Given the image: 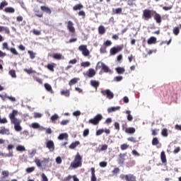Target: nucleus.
Listing matches in <instances>:
<instances>
[{"mask_svg": "<svg viewBox=\"0 0 181 181\" xmlns=\"http://www.w3.org/2000/svg\"><path fill=\"white\" fill-rule=\"evenodd\" d=\"M8 74L13 78H16V71L13 69H11L8 71Z\"/></svg>", "mask_w": 181, "mask_h": 181, "instance_id": "38", "label": "nucleus"}, {"mask_svg": "<svg viewBox=\"0 0 181 181\" xmlns=\"http://www.w3.org/2000/svg\"><path fill=\"white\" fill-rule=\"evenodd\" d=\"M0 98H1V100H3V101H5V100H6V98L8 100H10V101H12V103H15V101H16V98L12 96H8V94L5 93L4 95H1L0 94Z\"/></svg>", "mask_w": 181, "mask_h": 181, "instance_id": "14", "label": "nucleus"}, {"mask_svg": "<svg viewBox=\"0 0 181 181\" xmlns=\"http://www.w3.org/2000/svg\"><path fill=\"white\" fill-rule=\"evenodd\" d=\"M78 50L82 52L83 56L87 57L90 56V50L87 48L86 45H81L78 47Z\"/></svg>", "mask_w": 181, "mask_h": 181, "instance_id": "7", "label": "nucleus"}, {"mask_svg": "<svg viewBox=\"0 0 181 181\" xmlns=\"http://www.w3.org/2000/svg\"><path fill=\"white\" fill-rule=\"evenodd\" d=\"M13 148H15V146H13V144H9L7 146L8 153L6 155V156H8V158H12L13 156V151H12V149H13Z\"/></svg>", "mask_w": 181, "mask_h": 181, "instance_id": "16", "label": "nucleus"}, {"mask_svg": "<svg viewBox=\"0 0 181 181\" xmlns=\"http://www.w3.org/2000/svg\"><path fill=\"white\" fill-rule=\"evenodd\" d=\"M83 8H84V6H83V4H78L75 6H74L73 10L74 11H81V9H83Z\"/></svg>", "mask_w": 181, "mask_h": 181, "instance_id": "31", "label": "nucleus"}, {"mask_svg": "<svg viewBox=\"0 0 181 181\" xmlns=\"http://www.w3.org/2000/svg\"><path fill=\"white\" fill-rule=\"evenodd\" d=\"M173 33L174 35H175V36H177V35L180 33V30L178 28V27H175L173 30Z\"/></svg>", "mask_w": 181, "mask_h": 181, "instance_id": "48", "label": "nucleus"}, {"mask_svg": "<svg viewBox=\"0 0 181 181\" xmlns=\"http://www.w3.org/2000/svg\"><path fill=\"white\" fill-rule=\"evenodd\" d=\"M125 132L126 134H135L136 129L134 127H126Z\"/></svg>", "mask_w": 181, "mask_h": 181, "instance_id": "23", "label": "nucleus"}, {"mask_svg": "<svg viewBox=\"0 0 181 181\" xmlns=\"http://www.w3.org/2000/svg\"><path fill=\"white\" fill-rule=\"evenodd\" d=\"M78 81H80V78H74L69 81V86L76 84Z\"/></svg>", "mask_w": 181, "mask_h": 181, "instance_id": "28", "label": "nucleus"}, {"mask_svg": "<svg viewBox=\"0 0 181 181\" xmlns=\"http://www.w3.org/2000/svg\"><path fill=\"white\" fill-rule=\"evenodd\" d=\"M90 172H91L90 180L91 181H97V177H95V168H90Z\"/></svg>", "mask_w": 181, "mask_h": 181, "instance_id": "18", "label": "nucleus"}, {"mask_svg": "<svg viewBox=\"0 0 181 181\" xmlns=\"http://www.w3.org/2000/svg\"><path fill=\"white\" fill-rule=\"evenodd\" d=\"M102 70H103V71H104V73H110V71H111L110 68H108L107 66V65H105V64H103V66L102 68Z\"/></svg>", "mask_w": 181, "mask_h": 181, "instance_id": "40", "label": "nucleus"}, {"mask_svg": "<svg viewBox=\"0 0 181 181\" xmlns=\"http://www.w3.org/2000/svg\"><path fill=\"white\" fill-rule=\"evenodd\" d=\"M56 67V64L55 63H52V64H48L47 65V68L49 71H52V73L54 71V68Z\"/></svg>", "mask_w": 181, "mask_h": 181, "instance_id": "25", "label": "nucleus"}, {"mask_svg": "<svg viewBox=\"0 0 181 181\" xmlns=\"http://www.w3.org/2000/svg\"><path fill=\"white\" fill-rule=\"evenodd\" d=\"M111 45H112V42H111V40H106L104 43H103V46L108 47L110 46H111Z\"/></svg>", "mask_w": 181, "mask_h": 181, "instance_id": "57", "label": "nucleus"}, {"mask_svg": "<svg viewBox=\"0 0 181 181\" xmlns=\"http://www.w3.org/2000/svg\"><path fill=\"white\" fill-rule=\"evenodd\" d=\"M24 71H25V73H27L28 74H33L34 73H36V71L33 70L32 68L30 69H25Z\"/></svg>", "mask_w": 181, "mask_h": 181, "instance_id": "39", "label": "nucleus"}, {"mask_svg": "<svg viewBox=\"0 0 181 181\" xmlns=\"http://www.w3.org/2000/svg\"><path fill=\"white\" fill-rule=\"evenodd\" d=\"M100 52L102 54L107 53V47H105V45H103L100 49Z\"/></svg>", "mask_w": 181, "mask_h": 181, "instance_id": "58", "label": "nucleus"}, {"mask_svg": "<svg viewBox=\"0 0 181 181\" xmlns=\"http://www.w3.org/2000/svg\"><path fill=\"white\" fill-rule=\"evenodd\" d=\"M115 70L118 74H124L125 73V68L124 67L119 66Z\"/></svg>", "mask_w": 181, "mask_h": 181, "instance_id": "34", "label": "nucleus"}, {"mask_svg": "<svg viewBox=\"0 0 181 181\" xmlns=\"http://www.w3.org/2000/svg\"><path fill=\"white\" fill-rule=\"evenodd\" d=\"M161 135L166 138L168 135V129H166V128L163 129L161 131Z\"/></svg>", "mask_w": 181, "mask_h": 181, "instance_id": "46", "label": "nucleus"}, {"mask_svg": "<svg viewBox=\"0 0 181 181\" xmlns=\"http://www.w3.org/2000/svg\"><path fill=\"white\" fill-rule=\"evenodd\" d=\"M42 177V181H49V179L47 178V176L45 173H42L41 175Z\"/></svg>", "mask_w": 181, "mask_h": 181, "instance_id": "64", "label": "nucleus"}, {"mask_svg": "<svg viewBox=\"0 0 181 181\" xmlns=\"http://www.w3.org/2000/svg\"><path fill=\"white\" fill-rule=\"evenodd\" d=\"M104 66V62H99L97 64V66L95 67V70H100V69H103V67Z\"/></svg>", "mask_w": 181, "mask_h": 181, "instance_id": "41", "label": "nucleus"}, {"mask_svg": "<svg viewBox=\"0 0 181 181\" xmlns=\"http://www.w3.org/2000/svg\"><path fill=\"white\" fill-rule=\"evenodd\" d=\"M68 138L69 134H67V133H62L58 136V139H59V141H63V139H67Z\"/></svg>", "mask_w": 181, "mask_h": 181, "instance_id": "27", "label": "nucleus"}, {"mask_svg": "<svg viewBox=\"0 0 181 181\" xmlns=\"http://www.w3.org/2000/svg\"><path fill=\"white\" fill-rule=\"evenodd\" d=\"M59 115L57 114H54L51 117L50 119L52 122H54V121H57Z\"/></svg>", "mask_w": 181, "mask_h": 181, "instance_id": "54", "label": "nucleus"}, {"mask_svg": "<svg viewBox=\"0 0 181 181\" xmlns=\"http://www.w3.org/2000/svg\"><path fill=\"white\" fill-rule=\"evenodd\" d=\"M70 122V119H64L62 120L60 124L62 125H67V124H69Z\"/></svg>", "mask_w": 181, "mask_h": 181, "instance_id": "63", "label": "nucleus"}, {"mask_svg": "<svg viewBox=\"0 0 181 181\" xmlns=\"http://www.w3.org/2000/svg\"><path fill=\"white\" fill-rule=\"evenodd\" d=\"M16 151L18 152H24V151H26V148H25V146H18L16 147Z\"/></svg>", "mask_w": 181, "mask_h": 181, "instance_id": "50", "label": "nucleus"}, {"mask_svg": "<svg viewBox=\"0 0 181 181\" xmlns=\"http://www.w3.org/2000/svg\"><path fill=\"white\" fill-rule=\"evenodd\" d=\"M53 59L55 60H64V57L62 54L56 53L52 55Z\"/></svg>", "mask_w": 181, "mask_h": 181, "instance_id": "19", "label": "nucleus"}, {"mask_svg": "<svg viewBox=\"0 0 181 181\" xmlns=\"http://www.w3.org/2000/svg\"><path fill=\"white\" fill-rule=\"evenodd\" d=\"M101 94L104 96L106 95L108 100H112L114 98V93H112L110 89L103 90H101Z\"/></svg>", "mask_w": 181, "mask_h": 181, "instance_id": "9", "label": "nucleus"}, {"mask_svg": "<svg viewBox=\"0 0 181 181\" xmlns=\"http://www.w3.org/2000/svg\"><path fill=\"white\" fill-rule=\"evenodd\" d=\"M158 132H159V129H151V135H153V136L158 135Z\"/></svg>", "mask_w": 181, "mask_h": 181, "instance_id": "59", "label": "nucleus"}, {"mask_svg": "<svg viewBox=\"0 0 181 181\" xmlns=\"http://www.w3.org/2000/svg\"><path fill=\"white\" fill-rule=\"evenodd\" d=\"M45 88L48 91L49 93H53V88H52V86L49 83H45L44 85Z\"/></svg>", "mask_w": 181, "mask_h": 181, "instance_id": "33", "label": "nucleus"}, {"mask_svg": "<svg viewBox=\"0 0 181 181\" xmlns=\"http://www.w3.org/2000/svg\"><path fill=\"white\" fill-rule=\"evenodd\" d=\"M108 149V145L103 144L101 148L99 149V152H103L104 151H107Z\"/></svg>", "mask_w": 181, "mask_h": 181, "instance_id": "53", "label": "nucleus"}, {"mask_svg": "<svg viewBox=\"0 0 181 181\" xmlns=\"http://www.w3.org/2000/svg\"><path fill=\"white\" fill-rule=\"evenodd\" d=\"M128 148H129V145L127 144H123L120 146L121 151H127Z\"/></svg>", "mask_w": 181, "mask_h": 181, "instance_id": "49", "label": "nucleus"}, {"mask_svg": "<svg viewBox=\"0 0 181 181\" xmlns=\"http://www.w3.org/2000/svg\"><path fill=\"white\" fill-rule=\"evenodd\" d=\"M90 86H92V87H94L95 88H98V87H100V82L92 80L90 81Z\"/></svg>", "mask_w": 181, "mask_h": 181, "instance_id": "32", "label": "nucleus"}, {"mask_svg": "<svg viewBox=\"0 0 181 181\" xmlns=\"http://www.w3.org/2000/svg\"><path fill=\"white\" fill-rule=\"evenodd\" d=\"M1 32H6L8 35L11 33L9 28L8 27L1 26L0 25V33Z\"/></svg>", "mask_w": 181, "mask_h": 181, "instance_id": "36", "label": "nucleus"}, {"mask_svg": "<svg viewBox=\"0 0 181 181\" xmlns=\"http://www.w3.org/2000/svg\"><path fill=\"white\" fill-rule=\"evenodd\" d=\"M5 6H8V3L6 1H4L0 4V11H2Z\"/></svg>", "mask_w": 181, "mask_h": 181, "instance_id": "43", "label": "nucleus"}, {"mask_svg": "<svg viewBox=\"0 0 181 181\" xmlns=\"http://www.w3.org/2000/svg\"><path fill=\"white\" fill-rule=\"evenodd\" d=\"M154 12H155V11H153V10L144 9L143 11L142 18L144 21H149V19H152Z\"/></svg>", "mask_w": 181, "mask_h": 181, "instance_id": "3", "label": "nucleus"}, {"mask_svg": "<svg viewBox=\"0 0 181 181\" xmlns=\"http://www.w3.org/2000/svg\"><path fill=\"white\" fill-rule=\"evenodd\" d=\"M1 175L2 176H4L3 177H8L9 176V172L6 170H4L1 172Z\"/></svg>", "mask_w": 181, "mask_h": 181, "instance_id": "62", "label": "nucleus"}, {"mask_svg": "<svg viewBox=\"0 0 181 181\" xmlns=\"http://www.w3.org/2000/svg\"><path fill=\"white\" fill-rule=\"evenodd\" d=\"M124 49V45H118L117 47H113L110 50V56H115L117 53L121 52Z\"/></svg>", "mask_w": 181, "mask_h": 181, "instance_id": "6", "label": "nucleus"}, {"mask_svg": "<svg viewBox=\"0 0 181 181\" xmlns=\"http://www.w3.org/2000/svg\"><path fill=\"white\" fill-rule=\"evenodd\" d=\"M28 53L30 55V59H33L36 57V53L33 52V51L28 50Z\"/></svg>", "mask_w": 181, "mask_h": 181, "instance_id": "44", "label": "nucleus"}, {"mask_svg": "<svg viewBox=\"0 0 181 181\" xmlns=\"http://www.w3.org/2000/svg\"><path fill=\"white\" fill-rule=\"evenodd\" d=\"M83 165V157L80 155V153H77L74 157V161L71 163V168L73 169H77V168L81 167Z\"/></svg>", "mask_w": 181, "mask_h": 181, "instance_id": "2", "label": "nucleus"}, {"mask_svg": "<svg viewBox=\"0 0 181 181\" xmlns=\"http://www.w3.org/2000/svg\"><path fill=\"white\" fill-rule=\"evenodd\" d=\"M125 156H127V153H119L117 159V163L119 165H124L125 162Z\"/></svg>", "mask_w": 181, "mask_h": 181, "instance_id": "13", "label": "nucleus"}, {"mask_svg": "<svg viewBox=\"0 0 181 181\" xmlns=\"http://www.w3.org/2000/svg\"><path fill=\"white\" fill-rule=\"evenodd\" d=\"M126 114H127V119L128 121H132V119H134V117H132V115H131V111L127 110L126 112Z\"/></svg>", "mask_w": 181, "mask_h": 181, "instance_id": "45", "label": "nucleus"}, {"mask_svg": "<svg viewBox=\"0 0 181 181\" xmlns=\"http://www.w3.org/2000/svg\"><path fill=\"white\" fill-rule=\"evenodd\" d=\"M8 51L11 52V53H12L13 54H14V56L19 55V52H18V51H16V49L15 48H10Z\"/></svg>", "mask_w": 181, "mask_h": 181, "instance_id": "42", "label": "nucleus"}, {"mask_svg": "<svg viewBox=\"0 0 181 181\" xmlns=\"http://www.w3.org/2000/svg\"><path fill=\"white\" fill-rule=\"evenodd\" d=\"M90 62H83L81 63V67H90Z\"/></svg>", "mask_w": 181, "mask_h": 181, "instance_id": "47", "label": "nucleus"}, {"mask_svg": "<svg viewBox=\"0 0 181 181\" xmlns=\"http://www.w3.org/2000/svg\"><path fill=\"white\" fill-rule=\"evenodd\" d=\"M98 33L99 35H104V33H105V28H104L103 25L99 26Z\"/></svg>", "mask_w": 181, "mask_h": 181, "instance_id": "37", "label": "nucleus"}, {"mask_svg": "<svg viewBox=\"0 0 181 181\" xmlns=\"http://www.w3.org/2000/svg\"><path fill=\"white\" fill-rule=\"evenodd\" d=\"M40 9L41 11H42V12H45V13H48V15L52 14V9H50V8L46 6H41Z\"/></svg>", "mask_w": 181, "mask_h": 181, "instance_id": "17", "label": "nucleus"}, {"mask_svg": "<svg viewBox=\"0 0 181 181\" xmlns=\"http://www.w3.org/2000/svg\"><path fill=\"white\" fill-rule=\"evenodd\" d=\"M147 43H148V45H155V43H156V37H151L148 40Z\"/></svg>", "mask_w": 181, "mask_h": 181, "instance_id": "35", "label": "nucleus"}, {"mask_svg": "<svg viewBox=\"0 0 181 181\" xmlns=\"http://www.w3.org/2000/svg\"><path fill=\"white\" fill-rule=\"evenodd\" d=\"M119 178L122 179V180L136 181V176L134 175L133 174H127V175L121 174L119 175Z\"/></svg>", "mask_w": 181, "mask_h": 181, "instance_id": "5", "label": "nucleus"}, {"mask_svg": "<svg viewBox=\"0 0 181 181\" xmlns=\"http://www.w3.org/2000/svg\"><path fill=\"white\" fill-rule=\"evenodd\" d=\"M16 115H18V110H13L8 115V118L10 119L11 124L14 126L15 131L21 132V131H22V126H21L22 120L16 118Z\"/></svg>", "mask_w": 181, "mask_h": 181, "instance_id": "1", "label": "nucleus"}, {"mask_svg": "<svg viewBox=\"0 0 181 181\" xmlns=\"http://www.w3.org/2000/svg\"><path fill=\"white\" fill-rule=\"evenodd\" d=\"M35 167H30L26 168L25 171L27 172V173H32V172H35Z\"/></svg>", "mask_w": 181, "mask_h": 181, "instance_id": "61", "label": "nucleus"}, {"mask_svg": "<svg viewBox=\"0 0 181 181\" xmlns=\"http://www.w3.org/2000/svg\"><path fill=\"white\" fill-rule=\"evenodd\" d=\"M153 16L156 23H162V16H160V14L158 13L156 11H154Z\"/></svg>", "mask_w": 181, "mask_h": 181, "instance_id": "15", "label": "nucleus"}, {"mask_svg": "<svg viewBox=\"0 0 181 181\" xmlns=\"http://www.w3.org/2000/svg\"><path fill=\"white\" fill-rule=\"evenodd\" d=\"M80 145V142L78 141H76L75 142H72L71 145L69 146V149H76L77 146Z\"/></svg>", "mask_w": 181, "mask_h": 181, "instance_id": "29", "label": "nucleus"}, {"mask_svg": "<svg viewBox=\"0 0 181 181\" xmlns=\"http://www.w3.org/2000/svg\"><path fill=\"white\" fill-rule=\"evenodd\" d=\"M160 159L162 163H166V162H168V160L166 159V154H165V151H162L160 153Z\"/></svg>", "mask_w": 181, "mask_h": 181, "instance_id": "26", "label": "nucleus"}, {"mask_svg": "<svg viewBox=\"0 0 181 181\" xmlns=\"http://www.w3.org/2000/svg\"><path fill=\"white\" fill-rule=\"evenodd\" d=\"M67 29L71 33H72V36L73 35H74V33H76V28H74V23H73V22L71 21L67 22Z\"/></svg>", "mask_w": 181, "mask_h": 181, "instance_id": "11", "label": "nucleus"}, {"mask_svg": "<svg viewBox=\"0 0 181 181\" xmlns=\"http://www.w3.org/2000/svg\"><path fill=\"white\" fill-rule=\"evenodd\" d=\"M34 13L37 18H43V12H42L40 9H34Z\"/></svg>", "mask_w": 181, "mask_h": 181, "instance_id": "21", "label": "nucleus"}, {"mask_svg": "<svg viewBox=\"0 0 181 181\" xmlns=\"http://www.w3.org/2000/svg\"><path fill=\"white\" fill-rule=\"evenodd\" d=\"M121 107L117 106V107H111L107 109V112L110 114V112H114L115 111H118Z\"/></svg>", "mask_w": 181, "mask_h": 181, "instance_id": "30", "label": "nucleus"}, {"mask_svg": "<svg viewBox=\"0 0 181 181\" xmlns=\"http://www.w3.org/2000/svg\"><path fill=\"white\" fill-rule=\"evenodd\" d=\"M103 115L98 114L93 118L88 120L89 124H92V125H98L100 121H103Z\"/></svg>", "mask_w": 181, "mask_h": 181, "instance_id": "4", "label": "nucleus"}, {"mask_svg": "<svg viewBox=\"0 0 181 181\" xmlns=\"http://www.w3.org/2000/svg\"><path fill=\"white\" fill-rule=\"evenodd\" d=\"M61 95H64V97H70V90L69 89H62L60 92Z\"/></svg>", "mask_w": 181, "mask_h": 181, "instance_id": "22", "label": "nucleus"}, {"mask_svg": "<svg viewBox=\"0 0 181 181\" xmlns=\"http://www.w3.org/2000/svg\"><path fill=\"white\" fill-rule=\"evenodd\" d=\"M4 12H6V13H15V8L13 7H6L4 10Z\"/></svg>", "mask_w": 181, "mask_h": 181, "instance_id": "24", "label": "nucleus"}, {"mask_svg": "<svg viewBox=\"0 0 181 181\" xmlns=\"http://www.w3.org/2000/svg\"><path fill=\"white\" fill-rule=\"evenodd\" d=\"M96 74L97 73L94 69L90 68L86 73H83V76L85 77H88L89 78H93Z\"/></svg>", "mask_w": 181, "mask_h": 181, "instance_id": "10", "label": "nucleus"}, {"mask_svg": "<svg viewBox=\"0 0 181 181\" xmlns=\"http://www.w3.org/2000/svg\"><path fill=\"white\" fill-rule=\"evenodd\" d=\"M113 13L118 15V13H122V8H117L113 11Z\"/></svg>", "mask_w": 181, "mask_h": 181, "instance_id": "60", "label": "nucleus"}, {"mask_svg": "<svg viewBox=\"0 0 181 181\" xmlns=\"http://www.w3.org/2000/svg\"><path fill=\"white\" fill-rule=\"evenodd\" d=\"M159 144V140L158 139V138L154 137L152 140V145L153 146H156Z\"/></svg>", "mask_w": 181, "mask_h": 181, "instance_id": "56", "label": "nucleus"}, {"mask_svg": "<svg viewBox=\"0 0 181 181\" xmlns=\"http://www.w3.org/2000/svg\"><path fill=\"white\" fill-rule=\"evenodd\" d=\"M32 128H33V129H38V128H40V125L39 124V123H36L34 122L31 124Z\"/></svg>", "mask_w": 181, "mask_h": 181, "instance_id": "55", "label": "nucleus"}, {"mask_svg": "<svg viewBox=\"0 0 181 181\" xmlns=\"http://www.w3.org/2000/svg\"><path fill=\"white\" fill-rule=\"evenodd\" d=\"M49 158H44L42 160H40L38 158H35L34 162L37 165V168H42V163H49Z\"/></svg>", "mask_w": 181, "mask_h": 181, "instance_id": "8", "label": "nucleus"}, {"mask_svg": "<svg viewBox=\"0 0 181 181\" xmlns=\"http://www.w3.org/2000/svg\"><path fill=\"white\" fill-rule=\"evenodd\" d=\"M11 132H9L8 129H6L5 127H1L0 129V134L1 135H9Z\"/></svg>", "mask_w": 181, "mask_h": 181, "instance_id": "20", "label": "nucleus"}, {"mask_svg": "<svg viewBox=\"0 0 181 181\" xmlns=\"http://www.w3.org/2000/svg\"><path fill=\"white\" fill-rule=\"evenodd\" d=\"M46 148L50 151V152H53L54 151V142L52 140H49L45 143Z\"/></svg>", "mask_w": 181, "mask_h": 181, "instance_id": "12", "label": "nucleus"}, {"mask_svg": "<svg viewBox=\"0 0 181 181\" xmlns=\"http://www.w3.org/2000/svg\"><path fill=\"white\" fill-rule=\"evenodd\" d=\"M33 77L34 80L35 81H37V83H39V84H43V81H42V78H40L36 76H33Z\"/></svg>", "mask_w": 181, "mask_h": 181, "instance_id": "51", "label": "nucleus"}, {"mask_svg": "<svg viewBox=\"0 0 181 181\" xmlns=\"http://www.w3.org/2000/svg\"><path fill=\"white\" fill-rule=\"evenodd\" d=\"M127 5H129V6H136V4H135V0H128Z\"/></svg>", "mask_w": 181, "mask_h": 181, "instance_id": "52", "label": "nucleus"}]
</instances>
